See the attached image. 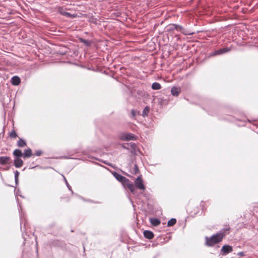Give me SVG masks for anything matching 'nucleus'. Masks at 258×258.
<instances>
[{
  "instance_id": "f257e3e1",
  "label": "nucleus",
  "mask_w": 258,
  "mask_h": 258,
  "mask_svg": "<svg viewBox=\"0 0 258 258\" xmlns=\"http://www.w3.org/2000/svg\"><path fill=\"white\" fill-rule=\"evenodd\" d=\"M230 229L229 226H228L211 237H206V244L209 246H212L215 244L219 243L226 235L229 233Z\"/></svg>"
},
{
  "instance_id": "f03ea898",
  "label": "nucleus",
  "mask_w": 258,
  "mask_h": 258,
  "mask_svg": "<svg viewBox=\"0 0 258 258\" xmlns=\"http://www.w3.org/2000/svg\"><path fill=\"white\" fill-rule=\"evenodd\" d=\"M135 188L137 187L141 190H144L146 188L145 186L143 183V180L142 176H139L135 181Z\"/></svg>"
},
{
  "instance_id": "7ed1b4c3",
  "label": "nucleus",
  "mask_w": 258,
  "mask_h": 258,
  "mask_svg": "<svg viewBox=\"0 0 258 258\" xmlns=\"http://www.w3.org/2000/svg\"><path fill=\"white\" fill-rule=\"evenodd\" d=\"M120 139L122 141H135L137 139V137L132 133H125L121 135Z\"/></svg>"
},
{
  "instance_id": "20e7f679",
  "label": "nucleus",
  "mask_w": 258,
  "mask_h": 258,
  "mask_svg": "<svg viewBox=\"0 0 258 258\" xmlns=\"http://www.w3.org/2000/svg\"><path fill=\"white\" fill-rule=\"evenodd\" d=\"M123 186L128 188L132 193L134 194L136 190L135 186L128 179H126V181L122 184Z\"/></svg>"
},
{
  "instance_id": "39448f33",
  "label": "nucleus",
  "mask_w": 258,
  "mask_h": 258,
  "mask_svg": "<svg viewBox=\"0 0 258 258\" xmlns=\"http://www.w3.org/2000/svg\"><path fill=\"white\" fill-rule=\"evenodd\" d=\"M233 251L232 246L229 245H224L221 249V254L222 255H225Z\"/></svg>"
},
{
  "instance_id": "423d86ee",
  "label": "nucleus",
  "mask_w": 258,
  "mask_h": 258,
  "mask_svg": "<svg viewBox=\"0 0 258 258\" xmlns=\"http://www.w3.org/2000/svg\"><path fill=\"white\" fill-rule=\"evenodd\" d=\"M230 50V49L228 47H224L218 50H216L214 51L212 53H211L210 56H216L217 55H220L223 54L224 53L229 52Z\"/></svg>"
},
{
  "instance_id": "0eeeda50",
  "label": "nucleus",
  "mask_w": 258,
  "mask_h": 258,
  "mask_svg": "<svg viewBox=\"0 0 258 258\" xmlns=\"http://www.w3.org/2000/svg\"><path fill=\"white\" fill-rule=\"evenodd\" d=\"M11 158L9 156H0V165H5L10 163Z\"/></svg>"
},
{
  "instance_id": "6e6552de",
  "label": "nucleus",
  "mask_w": 258,
  "mask_h": 258,
  "mask_svg": "<svg viewBox=\"0 0 258 258\" xmlns=\"http://www.w3.org/2000/svg\"><path fill=\"white\" fill-rule=\"evenodd\" d=\"M23 161L20 158H16L14 161V165L16 168H20L23 165Z\"/></svg>"
},
{
  "instance_id": "1a4fd4ad",
  "label": "nucleus",
  "mask_w": 258,
  "mask_h": 258,
  "mask_svg": "<svg viewBox=\"0 0 258 258\" xmlns=\"http://www.w3.org/2000/svg\"><path fill=\"white\" fill-rule=\"evenodd\" d=\"M113 175L118 181L121 182L122 184L125 181H126L127 179L125 177L123 176L121 174H119L115 172L113 173Z\"/></svg>"
},
{
  "instance_id": "9d476101",
  "label": "nucleus",
  "mask_w": 258,
  "mask_h": 258,
  "mask_svg": "<svg viewBox=\"0 0 258 258\" xmlns=\"http://www.w3.org/2000/svg\"><path fill=\"white\" fill-rule=\"evenodd\" d=\"M181 92L180 87H173L171 88V92L173 96H178Z\"/></svg>"
},
{
  "instance_id": "9b49d317",
  "label": "nucleus",
  "mask_w": 258,
  "mask_h": 258,
  "mask_svg": "<svg viewBox=\"0 0 258 258\" xmlns=\"http://www.w3.org/2000/svg\"><path fill=\"white\" fill-rule=\"evenodd\" d=\"M32 155V151L31 149L28 148L25 150L24 153H23V158H28L31 157Z\"/></svg>"
},
{
  "instance_id": "f8f14e48",
  "label": "nucleus",
  "mask_w": 258,
  "mask_h": 258,
  "mask_svg": "<svg viewBox=\"0 0 258 258\" xmlns=\"http://www.w3.org/2000/svg\"><path fill=\"white\" fill-rule=\"evenodd\" d=\"M144 236L147 239H151L154 237V235L152 231L145 230L144 232Z\"/></svg>"
},
{
  "instance_id": "ddd939ff",
  "label": "nucleus",
  "mask_w": 258,
  "mask_h": 258,
  "mask_svg": "<svg viewBox=\"0 0 258 258\" xmlns=\"http://www.w3.org/2000/svg\"><path fill=\"white\" fill-rule=\"evenodd\" d=\"M13 155L16 158H23V153L19 149H16L13 152Z\"/></svg>"
},
{
  "instance_id": "4468645a",
  "label": "nucleus",
  "mask_w": 258,
  "mask_h": 258,
  "mask_svg": "<svg viewBox=\"0 0 258 258\" xmlns=\"http://www.w3.org/2000/svg\"><path fill=\"white\" fill-rule=\"evenodd\" d=\"M12 83L14 85H18L21 83V80L18 76H14L12 78Z\"/></svg>"
},
{
  "instance_id": "2eb2a0df",
  "label": "nucleus",
  "mask_w": 258,
  "mask_h": 258,
  "mask_svg": "<svg viewBox=\"0 0 258 258\" xmlns=\"http://www.w3.org/2000/svg\"><path fill=\"white\" fill-rule=\"evenodd\" d=\"M17 145L18 147H24L27 145V143L25 140L23 139H19L18 141Z\"/></svg>"
},
{
  "instance_id": "dca6fc26",
  "label": "nucleus",
  "mask_w": 258,
  "mask_h": 258,
  "mask_svg": "<svg viewBox=\"0 0 258 258\" xmlns=\"http://www.w3.org/2000/svg\"><path fill=\"white\" fill-rule=\"evenodd\" d=\"M150 221L151 223L155 226H158L161 223L158 219L154 218H150Z\"/></svg>"
},
{
  "instance_id": "f3484780",
  "label": "nucleus",
  "mask_w": 258,
  "mask_h": 258,
  "mask_svg": "<svg viewBox=\"0 0 258 258\" xmlns=\"http://www.w3.org/2000/svg\"><path fill=\"white\" fill-rule=\"evenodd\" d=\"M60 13L62 15L66 16L69 18H75L76 17V15L72 14L70 13L66 12L64 11H60Z\"/></svg>"
},
{
  "instance_id": "a211bd4d",
  "label": "nucleus",
  "mask_w": 258,
  "mask_h": 258,
  "mask_svg": "<svg viewBox=\"0 0 258 258\" xmlns=\"http://www.w3.org/2000/svg\"><path fill=\"white\" fill-rule=\"evenodd\" d=\"M161 88V85L157 82H154L152 85V89L155 90H159Z\"/></svg>"
},
{
  "instance_id": "6ab92c4d",
  "label": "nucleus",
  "mask_w": 258,
  "mask_h": 258,
  "mask_svg": "<svg viewBox=\"0 0 258 258\" xmlns=\"http://www.w3.org/2000/svg\"><path fill=\"white\" fill-rule=\"evenodd\" d=\"M176 223V220L175 218H172L169 220L167 222V226L168 227L172 226L174 225Z\"/></svg>"
},
{
  "instance_id": "aec40b11",
  "label": "nucleus",
  "mask_w": 258,
  "mask_h": 258,
  "mask_svg": "<svg viewBox=\"0 0 258 258\" xmlns=\"http://www.w3.org/2000/svg\"><path fill=\"white\" fill-rule=\"evenodd\" d=\"M9 136L11 139H15L18 137V135H17L16 132L15 130H13L11 132L9 133Z\"/></svg>"
},
{
  "instance_id": "412c9836",
  "label": "nucleus",
  "mask_w": 258,
  "mask_h": 258,
  "mask_svg": "<svg viewBox=\"0 0 258 258\" xmlns=\"http://www.w3.org/2000/svg\"><path fill=\"white\" fill-rule=\"evenodd\" d=\"M150 111V108L148 106H146L143 111L142 115L143 116H148L149 112Z\"/></svg>"
},
{
  "instance_id": "4be33fe9",
  "label": "nucleus",
  "mask_w": 258,
  "mask_h": 258,
  "mask_svg": "<svg viewBox=\"0 0 258 258\" xmlns=\"http://www.w3.org/2000/svg\"><path fill=\"white\" fill-rule=\"evenodd\" d=\"M132 172L134 174H137L139 172V169L137 164L134 165V167L132 169Z\"/></svg>"
},
{
  "instance_id": "5701e85b",
  "label": "nucleus",
  "mask_w": 258,
  "mask_h": 258,
  "mask_svg": "<svg viewBox=\"0 0 258 258\" xmlns=\"http://www.w3.org/2000/svg\"><path fill=\"white\" fill-rule=\"evenodd\" d=\"M15 180L16 184L17 185L18 184V181H19V172L17 170H16L15 171Z\"/></svg>"
},
{
  "instance_id": "b1692460",
  "label": "nucleus",
  "mask_w": 258,
  "mask_h": 258,
  "mask_svg": "<svg viewBox=\"0 0 258 258\" xmlns=\"http://www.w3.org/2000/svg\"><path fill=\"white\" fill-rule=\"evenodd\" d=\"M80 40L81 42H82L87 46H89L90 44V42L88 40L84 39L83 38H80Z\"/></svg>"
},
{
  "instance_id": "393cba45",
  "label": "nucleus",
  "mask_w": 258,
  "mask_h": 258,
  "mask_svg": "<svg viewBox=\"0 0 258 258\" xmlns=\"http://www.w3.org/2000/svg\"><path fill=\"white\" fill-rule=\"evenodd\" d=\"M42 154V152L41 150L36 151L35 152V155L37 156H40Z\"/></svg>"
},
{
  "instance_id": "a878e982",
  "label": "nucleus",
  "mask_w": 258,
  "mask_h": 258,
  "mask_svg": "<svg viewBox=\"0 0 258 258\" xmlns=\"http://www.w3.org/2000/svg\"><path fill=\"white\" fill-rule=\"evenodd\" d=\"M175 26V29L178 31H181L183 28L181 26H178L177 25H174Z\"/></svg>"
},
{
  "instance_id": "bb28decb",
  "label": "nucleus",
  "mask_w": 258,
  "mask_h": 258,
  "mask_svg": "<svg viewBox=\"0 0 258 258\" xmlns=\"http://www.w3.org/2000/svg\"><path fill=\"white\" fill-rule=\"evenodd\" d=\"M131 114L133 117H135L136 115V111L134 109L131 110Z\"/></svg>"
},
{
  "instance_id": "cd10ccee",
  "label": "nucleus",
  "mask_w": 258,
  "mask_h": 258,
  "mask_svg": "<svg viewBox=\"0 0 258 258\" xmlns=\"http://www.w3.org/2000/svg\"><path fill=\"white\" fill-rule=\"evenodd\" d=\"M64 177V179L65 181H66V183L67 185V186H68V187L70 188V186L69 185V183H68V181H67V180L66 178H65V177Z\"/></svg>"
},
{
  "instance_id": "c85d7f7f",
  "label": "nucleus",
  "mask_w": 258,
  "mask_h": 258,
  "mask_svg": "<svg viewBox=\"0 0 258 258\" xmlns=\"http://www.w3.org/2000/svg\"><path fill=\"white\" fill-rule=\"evenodd\" d=\"M238 255H243V253L242 252H240L238 253Z\"/></svg>"
},
{
  "instance_id": "c756f323",
  "label": "nucleus",
  "mask_w": 258,
  "mask_h": 258,
  "mask_svg": "<svg viewBox=\"0 0 258 258\" xmlns=\"http://www.w3.org/2000/svg\"><path fill=\"white\" fill-rule=\"evenodd\" d=\"M136 146V145H135V144H134V143H133V144L132 145V147L133 148H134V146Z\"/></svg>"
},
{
  "instance_id": "7c9ffc66",
  "label": "nucleus",
  "mask_w": 258,
  "mask_h": 258,
  "mask_svg": "<svg viewBox=\"0 0 258 258\" xmlns=\"http://www.w3.org/2000/svg\"><path fill=\"white\" fill-rule=\"evenodd\" d=\"M122 147L124 148H126V147L125 146H123Z\"/></svg>"
}]
</instances>
